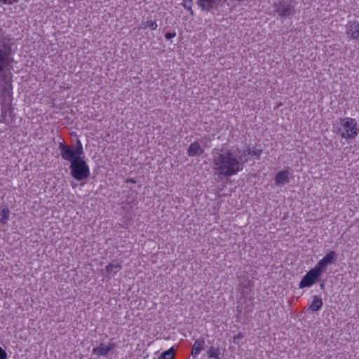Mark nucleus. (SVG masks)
Listing matches in <instances>:
<instances>
[{
    "label": "nucleus",
    "instance_id": "obj_22",
    "mask_svg": "<svg viewBox=\"0 0 359 359\" xmlns=\"http://www.w3.org/2000/svg\"><path fill=\"white\" fill-rule=\"evenodd\" d=\"M10 211L8 208H4L1 210V218L0 219V222L2 224L6 223L9 218Z\"/></svg>",
    "mask_w": 359,
    "mask_h": 359
},
{
    "label": "nucleus",
    "instance_id": "obj_19",
    "mask_svg": "<svg viewBox=\"0 0 359 359\" xmlns=\"http://www.w3.org/2000/svg\"><path fill=\"white\" fill-rule=\"evenodd\" d=\"M262 153V150L260 149H250L249 147L246 148V149L243 150L241 154H245V158H248V155L255 156L257 158H259L260 157Z\"/></svg>",
    "mask_w": 359,
    "mask_h": 359
},
{
    "label": "nucleus",
    "instance_id": "obj_14",
    "mask_svg": "<svg viewBox=\"0 0 359 359\" xmlns=\"http://www.w3.org/2000/svg\"><path fill=\"white\" fill-rule=\"evenodd\" d=\"M289 181V172L287 170L278 172L275 177V183L277 186L288 183Z\"/></svg>",
    "mask_w": 359,
    "mask_h": 359
},
{
    "label": "nucleus",
    "instance_id": "obj_21",
    "mask_svg": "<svg viewBox=\"0 0 359 359\" xmlns=\"http://www.w3.org/2000/svg\"><path fill=\"white\" fill-rule=\"evenodd\" d=\"M175 349L172 347L168 351H164L158 358V359H173Z\"/></svg>",
    "mask_w": 359,
    "mask_h": 359
},
{
    "label": "nucleus",
    "instance_id": "obj_13",
    "mask_svg": "<svg viewBox=\"0 0 359 359\" xmlns=\"http://www.w3.org/2000/svg\"><path fill=\"white\" fill-rule=\"evenodd\" d=\"M205 342L203 337H200L195 341L191 351V355L194 358H196L200 354L204 348Z\"/></svg>",
    "mask_w": 359,
    "mask_h": 359
},
{
    "label": "nucleus",
    "instance_id": "obj_2",
    "mask_svg": "<svg viewBox=\"0 0 359 359\" xmlns=\"http://www.w3.org/2000/svg\"><path fill=\"white\" fill-rule=\"evenodd\" d=\"M358 123L355 119L346 117L339 118L334 124V132L343 139H352L358 135Z\"/></svg>",
    "mask_w": 359,
    "mask_h": 359
},
{
    "label": "nucleus",
    "instance_id": "obj_15",
    "mask_svg": "<svg viewBox=\"0 0 359 359\" xmlns=\"http://www.w3.org/2000/svg\"><path fill=\"white\" fill-rule=\"evenodd\" d=\"M11 112H12L11 107L10 103L2 104L1 116L0 121L1 123H8V116H10L11 115Z\"/></svg>",
    "mask_w": 359,
    "mask_h": 359
},
{
    "label": "nucleus",
    "instance_id": "obj_29",
    "mask_svg": "<svg viewBox=\"0 0 359 359\" xmlns=\"http://www.w3.org/2000/svg\"><path fill=\"white\" fill-rule=\"evenodd\" d=\"M8 0H2V1L6 4Z\"/></svg>",
    "mask_w": 359,
    "mask_h": 359
},
{
    "label": "nucleus",
    "instance_id": "obj_20",
    "mask_svg": "<svg viewBox=\"0 0 359 359\" xmlns=\"http://www.w3.org/2000/svg\"><path fill=\"white\" fill-rule=\"evenodd\" d=\"M122 268V266L119 264H110L106 266V271L108 273H116L118 271H119Z\"/></svg>",
    "mask_w": 359,
    "mask_h": 359
},
{
    "label": "nucleus",
    "instance_id": "obj_23",
    "mask_svg": "<svg viewBox=\"0 0 359 359\" xmlns=\"http://www.w3.org/2000/svg\"><path fill=\"white\" fill-rule=\"evenodd\" d=\"M192 4L193 0H182V6L185 9H187L191 15H194V11L192 10Z\"/></svg>",
    "mask_w": 359,
    "mask_h": 359
},
{
    "label": "nucleus",
    "instance_id": "obj_18",
    "mask_svg": "<svg viewBox=\"0 0 359 359\" xmlns=\"http://www.w3.org/2000/svg\"><path fill=\"white\" fill-rule=\"evenodd\" d=\"M157 23L156 21L149 20L146 22H142L140 26V29H146L149 28L151 30H155L157 28Z\"/></svg>",
    "mask_w": 359,
    "mask_h": 359
},
{
    "label": "nucleus",
    "instance_id": "obj_11",
    "mask_svg": "<svg viewBox=\"0 0 359 359\" xmlns=\"http://www.w3.org/2000/svg\"><path fill=\"white\" fill-rule=\"evenodd\" d=\"M204 151V149L198 142H194L189 146L187 154L189 156H198L202 155Z\"/></svg>",
    "mask_w": 359,
    "mask_h": 359
},
{
    "label": "nucleus",
    "instance_id": "obj_25",
    "mask_svg": "<svg viewBox=\"0 0 359 359\" xmlns=\"http://www.w3.org/2000/svg\"><path fill=\"white\" fill-rule=\"evenodd\" d=\"M7 353L0 346V359H6Z\"/></svg>",
    "mask_w": 359,
    "mask_h": 359
},
{
    "label": "nucleus",
    "instance_id": "obj_4",
    "mask_svg": "<svg viewBox=\"0 0 359 359\" xmlns=\"http://www.w3.org/2000/svg\"><path fill=\"white\" fill-rule=\"evenodd\" d=\"M69 168L72 176L78 181L83 180L90 175L89 167L83 159H79L76 162H72Z\"/></svg>",
    "mask_w": 359,
    "mask_h": 359
},
{
    "label": "nucleus",
    "instance_id": "obj_28",
    "mask_svg": "<svg viewBox=\"0 0 359 359\" xmlns=\"http://www.w3.org/2000/svg\"><path fill=\"white\" fill-rule=\"evenodd\" d=\"M128 181H130V182H133V183L135 182L133 180H128Z\"/></svg>",
    "mask_w": 359,
    "mask_h": 359
},
{
    "label": "nucleus",
    "instance_id": "obj_1",
    "mask_svg": "<svg viewBox=\"0 0 359 359\" xmlns=\"http://www.w3.org/2000/svg\"><path fill=\"white\" fill-rule=\"evenodd\" d=\"M212 168L215 174L229 177L236 175L243 169L248 161L245 154H241L238 148L224 149H215L212 152Z\"/></svg>",
    "mask_w": 359,
    "mask_h": 359
},
{
    "label": "nucleus",
    "instance_id": "obj_6",
    "mask_svg": "<svg viewBox=\"0 0 359 359\" xmlns=\"http://www.w3.org/2000/svg\"><path fill=\"white\" fill-rule=\"evenodd\" d=\"M275 11L280 17H288L294 13L293 6L285 1H280L278 4H274Z\"/></svg>",
    "mask_w": 359,
    "mask_h": 359
},
{
    "label": "nucleus",
    "instance_id": "obj_5",
    "mask_svg": "<svg viewBox=\"0 0 359 359\" xmlns=\"http://www.w3.org/2000/svg\"><path fill=\"white\" fill-rule=\"evenodd\" d=\"M321 273L314 267L309 270L301 280L299 287L304 288L312 286L320 278Z\"/></svg>",
    "mask_w": 359,
    "mask_h": 359
},
{
    "label": "nucleus",
    "instance_id": "obj_24",
    "mask_svg": "<svg viewBox=\"0 0 359 359\" xmlns=\"http://www.w3.org/2000/svg\"><path fill=\"white\" fill-rule=\"evenodd\" d=\"M244 337V335L241 333V332H239L238 334L235 335L233 337V342L237 345L239 344V342H240V340L241 339H243Z\"/></svg>",
    "mask_w": 359,
    "mask_h": 359
},
{
    "label": "nucleus",
    "instance_id": "obj_16",
    "mask_svg": "<svg viewBox=\"0 0 359 359\" xmlns=\"http://www.w3.org/2000/svg\"><path fill=\"white\" fill-rule=\"evenodd\" d=\"M8 52L6 51V50L0 46V73H1L6 67L8 65Z\"/></svg>",
    "mask_w": 359,
    "mask_h": 359
},
{
    "label": "nucleus",
    "instance_id": "obj_17",
    "mask_svg": "<svg viewBox=\"0 0 359 359\" xmlns=\"http://www.w3.org/2000/svg\"><path fill=\"white\" fill-rule=\"evenodd\" d=\"M323 304V303L321 297L314 295L312 297V302L309 306V309L312 311H318L322 308Z\"/></svg>",
    "mask_w": 359,
    "mask_h": 359
},
{
    "label": "nucleus",
    "instance_id": "obj_9",
    "mask_svg": "<svg viewBox=\"0 0 359 359\" xmlns=\"http://www.w3.org/2000/svg\"><path fill=\"white\" fill-rule=\"evenodd\" d=\"M346 35L348 39L359 40V21H348L346 25Z\"/></svg>",
    "mask_w": 359,
    "mask_h": 359
},
{
    "label": "nucleus",
    "instance_id": "obj_26",
    "mask_svg": "<svg viewBox=\"0 0 359 359\" xmlns=\"http://www.w3.org/2000/svg\"><path fill=\"white\" fill-rule=\"evenodd\" d=\"M176 36L175 32H168L165 34V37L166 39H170Z\"/></svg>",
    "mask_w": 359,
    "mask_h": 359
},
{
    "label": "nucleus",
    "instance_id": "obj_7",
    "mask_svg": "<svg viewBox=\"0 0 359 359\" xmlns=\"http://www.w3.org/2000/svg\"><path fill=\"white\" fill-rule=\"evenodd\" d=\"M224 0H197L198 6L203 11L212 12L222 6Z\"/></svg>",
    "mask_w": 359,
    "mask_h": 359
},
{
    "label": "nucleus",
    "instance_id": "obj_3",
    "mask_svg": "<svg viewBox=\"0 0 359 359\" xmlns=\"http://www.w3.org/2000/svg\"><path fill=\"white\" fill-rule=\"evenodd\" d=\"M59 149L61 157L71 163L81 159L80 156L83 154V149L80 142H78V145L75 149H72L63 143H60Z\"/></svg>",
    "mask_w": 359,
    "mask_h": 359
},
{
    "label": "nucleus",
    "instance_id": "obj_8",
    "mask_svg": "<svg viewBox=\"0 0 359 359\" xmlns=\"http://www.w3.org/2000/svg\"><path fill=\"white\" fill-rule=\"evenodd\" d=\"M336 259V253L334 251H330L327 253L322 259H320L317 264L315 266V269H318L320 273L325 271L327 266L334 262Z\"/></svg>",
    "mask_w": 359,
    "mask_h": 359
},
{
    "label": "nucleus",
    "instance_id": "obj_27",
    "mask_svg": "<svg viewBox=\"0 0 359 359\" xmlns=\"http://www.w3.org/2000/svg\"><path fill=\"white\" fill-rule=\"evenodd\" d=\"M325 286V284L323 283L320 284V288L323 289Z\"/></svg>",
    "mask_w": 359,
    "mask_h": 359
},
{
    "label": "nucleus",
    "instance_id": "obj_12",
    "mask_svg": "<svg viewBox=\"0 0 359 359\" xmlns=\"http://www.w3.org/2000/svg\"><path fill=\"white\" fill-rule=\"evenodd\" d=\"M111 344L107 345L101 343L97 347L93 348V353L97 356H105L112 349Z\"/></svg>",
    "mask_w": 359,
    "mask_h": 359
},
{
    "label": "nucleus",
    "instance_id": "obj_10",
    "mask_svg": "<svg viewBox=\"0 0 359 359\" xmlns=\"http://www.w3.org/2000/svg\"><path fill=\"white\" fill-rule=\"evenodd\" d=\"M225 349L222 350L219 346L210 347L206 353L208 358L214 359H224Z\"/></svg>",
    "mask_w": 359,
    "mask_h": 359
}]
</instances>
